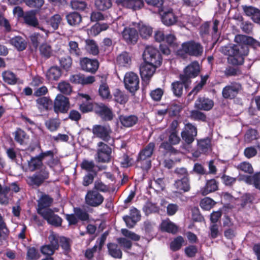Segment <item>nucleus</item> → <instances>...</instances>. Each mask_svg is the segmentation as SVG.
I'll list each match as a JSON object with an SVG mask.
<instances>
[{
	"mask_svg": "<svg viewBox=\"0 0 260 260\" xmlns=\"http://www.w3.org/2000/svg\"><path fill=\"white\" fill-rule=\"evenodd\" d=\"M144 5L143 0H127L123 7L133 10H137L142 8Z\"/></svg>",
	"mask_w": 260,
	"mask_h": 260,
	"instance_id": "37998d69",
	"label": "nucleus"
},
{
	"mask_svg": "<svg viewBox=\"0 0 260 260\" xmlns=\"http://www.w3.org/2000/svg\"><path fill=\"white\" fill-rule=\"evenodd\" d=\"M13 135L15 141L20 145H26L29 139L26 133L20 127L17 128Z\"/></svg>",
	"mask_w": 260,
	"mask_h": 260,
	"instance_id": "cd10ccee",
	"label": "nucleus"
},
{
	"mask_svg": "<svg viewBox=\"0 0 260 260\" xmlns=\"http://www.w3.org/2000/svg\"><path fill=\"white\" fill-rule=\"evenodd\" d=\"M37 106L41 111H48L51 109L53 102L49 97L42 96L36 100Z\"/></svg>",
	"mask_w": 260,
	"mask_h": 260,
	"instance_id": "7c9ffc66",
	"label": "nucleus"
},
{
	"mask_svg": "<svg viewBox=\"0 0 260 260\" xmlns=\"http://www.w3.org/2000/svg\"><path fill=\"white\" fill-rule=\"evenodd\" d=\"M80 64L82 70L92 74L95 73L99 67V62L98 59H90L87 57L81 59Z\"/></svg>",
	"mask_w": 260,
	"mask_h": 260,
	"instance_id": "a211bd4d",
	"label": "nucleus"
},
{
	"mask_svg": "<svg viewBox=\"0 0 260 260\" xmlns=\"http://www.w3.org/2000/svg\"><path fill=\"white\" fill-rule=\"evenodd\" d=\"M210 25L209 22H205L199 28V35L203 40L207 39L208 37L210 36Z\"/></svg>",
	"mask_w": 260,
	"mask_h": 260,
	"instance_id": "8fccbe9b",
	"label": "nucleus"
},
{
	"mask_svg": "<svg viewBox=\"0 0 260 260\" xmlns=\"http://www.w3.org/2000/svg\"><path fill=\"white\" fill-rule=\"evenodd\" d=\"M95 113L105 121H111L114 116L112 108L103 103H95Z\"/></svg>",
	"mask_w": 260,
	"mask_h": 260,
	"instance_id": "4468645a",
	"label": "nucleus"
},
{
	"mask_svg": "<svg viewBox=\"0 0 260 260\" xmlns=\"http://www.w3.org/2000/svg\"><path fill=\"white\" fill-rule=\"evenodd\" d=\"M219 182L215 179L206 181L205 185L202 188L201 192L203 196H206L210 193L216 191L218 189Z\"/></svg>",
	"mask_w": 260,
	"mask_h": 260,
	"instance_id": "bb28decb",
	"label": "nucleus"
},
{
	"mask_svg": "<svg viewBox=\"0 0 260 260\" xmlns=\"http://www.w3.org/2000/svg\"><path fill=\"white\" fill-rule=\"evenodd\" d=\"M165 41L168 44V46L173 49H176L178 46V44L177 42V38L173 34H168L166 35Z\"/></svg>",
	"mask_w": 260,
	"mask_h": 260,
	"instance_id": "774afa93",
	"label": "nucleus"
},
{
	"mask_svg": "<svg viewBox=\"0 0 260 260\" xmlns=\"http://www.w3.org/2000/svg\"><path fill=\"white\" fill-rule=\"evenodd\" d=\"M197 147L203 154H208L212 150L211 139L206 137L197 140Z\"/></svg>",
	"mask_w": 260,
	"mask_h": 260,
	"instance_id": "a878e982",
	"label": "nucleus"
},
{
	"mask_svg": "<svg viewBox=\"0 0 260 260\" xmlns=\"http://www.w3.org/2000/svg\"><path fill=\"white\" fill-rule=\"evenodd\" d=\"M139 31L142 38L147 39L152 35V28L149 26L142 25L140 26Z\"/></svg>",
	"mask_w": 260,
	"mask_h": 260,
	"instance_id": "680f3d73",
	"label": "nucleus"
},
{
	"mask_svg": "<svg viewBox=\"0 0 260 260\" xmlns=\"http://www.w3.org/2000/svg\"><path fill=\"white\" fill-rule=\"evenodd\" d=\"M60 67L66 71H68L72 65V59L69 55H66L63 57H57Z\"/></svg>",
	"mask_w": 260,
	"mask_h": 260,
	"instance_id": "79ce46f5",
	"label": "nucleus"
},
{
	"mask_svg": "<svg viewBox=\"0 0 260 260\" xmlns=\"http://www.w3.org/2000/svg\"><path fill=\"white\" fill-rule=\"evenodd\" d=\"M114 98L115 102L120 104H125L128 100V96L118 89L115 91Z\"/></svg>",
	"mask_w": 260,
	"mask_h": 260,
	"instance_id": "864d4df0",
	"label": "nucleus"
},
{
	"mask_svg": "<svg viewBox=\"0 0 260 260\" xmlns=\"http://www.w3.org/2000/svg\"><path fill=\"white\" fill-rule=\"evenodd\" d=\"M158 13L161 16L162 23L166 26H172L177 21L178 17L175 14L172 8L159 9Z\"/></svg>",
	"mask_w": 260,
	"mask_h": 260,
	"instance_id": "2eb2a0df",
	"label": "nucleus"
},
{
	"mask_svg": "<svg viewBox=\"0 0 260 260\" xmlns=\"http://www.w3.org/2000/svg\"><path fill=\"white\" fill-rule=\"evenodd\" d=\"M108 253L114 258L120 259L122 257V252L119 246L113 242L108 243L107 245Z\"/></svg>",
	"mask_w": 260,
	"mask_h": 260,
	"instance_id": "c85d7f7f",
	"label": "nucleus"
},
{
	"mask_svg": "<svg viewBox=\"0 0 260 260\" xmlns=\"http://www.w3.org/2000/svg\"><path fill=\"white\" fill-rule=\"evenodd\" d=\"M184 240L181 236H178L175 238L174 240L170 243V247L173 251H177L181 249Z\"/></svg>",
	"mask_w": 260,
	"mask_h": 260,
	"instance_id": "3c124183",
	"label": "nucleus"
},
{
	"mask_svg": "<svg viewBox=\"0 0 260 260\" xmlns=\"http://www.w3.org/2000/svg\"><path fill=\"white\" fill-rule=\"evenodd\" d=\"M86 49L89 53L93 55H97L99 53V47L93 40L86 41Z\"/></svg>",
	"mask_w": 260,
	"mask_h": 260,
	"instance_id": "49530a36",
	"label": "nucleus"
},
{
	"mask_svg": "<svg viewBox=\"0 0 260 260\" xmlns=\"http://www.w3.org/2000/svg\"><path fill=\"white\" fill-rule=\"evenodd\" d=\"M68 51L71 55L79 57L82 55V51L79 47L78 42L70 41L68 43Z\"/></svg>",
	"mask_w": 260,
	"mask_h": 260,
	"instance_id": "e433bc0d",
	"label": "nucleus"
},
{
	"mask_svg": "<svg viewBox=\"0 0 260 260\" xmlns=\"http://www.w3.org/2000/svg\"><path fill=\"white\" fill-rule=\"evenodd\" d=\"M221 181L223 184L230 187H233L237 181L236 177H232L225 174H223L221 177Z\"/></svg>",
	"mask_w": 260,
	"mask_h": 260,
	"instance_id": "338daca9",
	"label": "nucleus"
},
{
	"mask_svg": "<svg viewBox=\"0 0 260 260\" xmlns=\"http://www.w3.org/2000/svg\"><path fill=\"white\" fill-rule=\"evenodd\" d=\"M131 57L128 53L123 52L117 57V63L122 66L127 67L131 63Z\"/></svg>",
	"mask_w": 260,
	"mask_h": 260,
	"instance_id": "c03bdc74",
	"label": "nucleus"
},
{
	"mask_svg": "<svg viewBox=\"0 0 260 260\" xmlns=\"http://www.w3.org/2000/svg\"><path fill=\"white\" fill-rule=\"evenodd\" d=\"M10 43L14 46L19 51L24 50L27 47L26 41L19 36L11 38L10 40Z\"/></svg>",
	"mask_w": 260,
	"mask_h": 260,
	"instance_id": "473e14b6",
	"label": "nucleus"
},
{
	"mask_svg": "<svg viewBox=\"0 0 260 260\" xmlns=\"http://www.w3.org/2000/svg\"><path fill=\"white\" fill-rule=\"evenodd\" d=\"M190 118L196 121L205 122L206 121L207 116L205 113L199 110H193L190 113Z\"/></svg>",
	"mask_w": 260,
	"mask_h": 260,
	"instance_id": "4d7b16f0",
	"label": "nucleus"
},
{
	"mask_svg": "<svg viewBox=\"0 0 260 260\" xmlns=\"http://www.w3.org/2000/svg\"><path fill=\"white\" fill-rule=\"evenodd\" d=\"M59 90L63 94H70L72 92V87L70 83L66 81H62L58 85Z\"/></svg>",
	"mask_w": 260,
	"mask_h": 260,
	"instance_id": "69168bd1",
	"label": "nucleus"
},
{
	"mask_svg": "<svg viewBox=\"0 0 260 260\" xmlns=\"http://www.w3.org/2000/svg\"><path fill=\"white\" fill-rule=\"evenodd\" d=\"M122 35L123 40L128 44H136L138 39V32L134 28H124L122 32Z\"/></svg>",
	"mask_w": 260,
	"mask_h": 260,
	"instance_id": "b1692460",
	"label": "nucleus"
},
{
	"mask_svg": "<svg viewBox=\"0 0 260 260\" xmlns=\"http://www.w3.org/2000/svg\"><path fill=\"white\" fill-rule=\"evenodd\" d=\"M99 95L102 99H108L111 98L110 89L107 83L103 82L99 88Z\"/></svg>",
	"mask_w": 260,
	"mask_h": 260,
	"instance_id": "603ef678",
	"label": "nucleus"
},
{
	"mask_svg": "<svg viewBox=\"0 0 260 260\" xmlns=\"http://www.w3.org/2000/svg\"><path fill=\"white\" fill-rule=\"evenodd\" d=\"M24 22L28 25L36 27L39 25L37 18L32 11L26 12L23 16Z\"/></svg>",
	"mask_w": 260,
	"mask_h": 260,
	"instance_id": "a19ab883",
	"label": "nucleus"
},
{
	"mask_svg": "<svg viewBox=\"0 0 260 260\" xmlns=\"http://www.w3.org/2000/svg\"><path fill=\"white\" fill-rule=\"evenodd\" d=\"M197 134L198 129L194 125L191 123L185 124L181 133L183 141L182 148L190 152L192 149L191 144L194 141Z\"/></svg>",
	"mask_w": 260,
	"mask_h": 260,
	"instance_id": "20e7f679",
	"label": "nucleus"
},
{
	"mask_svg": "<svg viewBox=\"0 0 260 260\" xmlns=\"http://www.w3.org/2000/svg\"><path fill=\"white\" fill-rule=\"evenodd\" d=\"M181 142L178 132L168 133V140L164 141L159 145V149H163L166 154H176L178 151L173 146L177 145Z\"/></svg>",
	"mask_w": 260,
	"mask_h": 260,
	"instance_id": "39448f33",
	"label": "nucleus"
},
{
	"mask_svg": "<svg viewBox=\"0 0 260 260\" xmlns=\"http://www.w3.org/2000/svg\"><path fill=\"white\" fill-rule=\"evenodd\" d=\"M182 109L181 105L174 103L169 105L168 111L171 116H176L180 113Z\"/></svg>",
	"mask_w": 260,
	"mask_h": 260,
	"instance_id": "e2e57ef3",
	"label": "nucleus"
},
{
	"mask_svg": "<svg viewBox=\"0 0 260 260\" xmlns=\"http://www.w3.org/2000/svg\"><path fill=\"white\" fill-rule=\"evenodd\" d=\"M61 71L59 67L54 66L51 67L47 71L46 77L47 79L50 81H57L61 76Z\"/></svg>",
	"mask_w": 260,
	"mask_h": 260,
	"instance_id": "c756f323",
	"label": "nucleus"
},
{
	"mask_svg": "<svg viewBox=\"0 0 260 260\" xmlns=\"http://www.w3.org/2000/svg\"><path fill=\"white\" fill-rule=\"evenodd\" d=\"M40 55L45 59L49 58L52 54V50L50 45L46 43L42 44L39 47Z\"/></svg>",
	"mask_w": 260,
	"mask_h": 260,
	"instance_id": "a18cd8bd",
	"label": "nucleus"
},
{
	"mask_svg": "<svg viewBox=\"0 0 260 260\" xmlns=\"http://www.w3.org/2000/svg\"><path fill=\"white\" fill-rule=\"evenodd\" d=\"M158 67L154 64L144 61V62L141 64L139 68L140 75L143 81L147 84H149L150 80L155 73L156 68Z\"/></svg>",
	"mask_w": 260,
	"mask_h": 260,
	"instance_id": "ddd939ff",
	"label": "nucleus"
},
{
	"mask_svg": "<svg viewBox=\"0 0 260 260\" xmlns=\"http://www.w3.org/2000/svg\"><path fill=\"white\" fill-rule=\"evenodd\" d=\"M142 57L144 61L160 67L162 62V57L160 51L151 46L146 47Z\"/></svg>",
	"mask_w": 260,
	"mask_h": 260,
	"instance_id": "0eeeda50",
	"label": "nucleus"
},
{
	"mask_svg": "<svg viewBox=\"0 0 260 260\" xmlns=\"http://www.w3.org/2000/svg\"><path fill=\"white\" fill-rule=\"evenodd\" d=\"M40 257V254L37 248L35 247L27 248L26 260H38Z\"/></svg>",
	"mask_w": 260,
	"mask_h": 260,
	"instance_id": "6e6d98bb",
	"label": "nucleus"
},
{
	"mask_svg": "<svg viewBox=\"0 0 260 260\" xmlns=\"http://www.w3.org/2000/svg\"><path fill=\"white\" fill-rule=\"evenodd\" d=\"M235 41L237 43V44L225 46L221 49L222 53L228 56V62L234 66H239L244 64L245 58L249 53V45L257 44L260 46V42L245 35L236 36Z\"/></svg>",
	"mask_w": 260,
	"mask_h": 260,
	"instance_id": "f257e3e1",
	"label": "nucleus"
},
{
	"mask_svg": "<svg viewBox=\"0 0 260 260\" xmlns=\"http://www.w3.org/2000/svg\"><path fill=\"white\" fill-rule=\"evenodd\" d=\"M155 148L154 142H151L144 146L139 152L136 163L137 167L144 171H148L151 167V157Z\"/></svg>",
	"mask_w": 260,
	"mask_h": 260,
	"instance_id": "7ed1b4c3",
	"label": "nucleus"
},
{
	"mask_svg": "<svg viewBox=\"0 0 260 260\" xmlns=\"http://www.w3.org/2000/svg\"><path fill=\"white\" fill-rule=\"evenodd\" d=\"M161 230L169 233L175 234L178 231V227L173 222L163 221L160 224Z\"/></svg>",
	"mask_w": 260,
	"mask_h": 260,
	"instance_id": "4c0bfd02",
	"label": "nucleus"
},
{
	"mask_svg": "<svg viewBox=\"0 0 260 260\" xmlns=\"http://www.w3.org/2000/svg\"><path fill=\"white\" fill-rule=\"evenodd\" d=\"M4 81L10 85H14L17 82L16 76L11 71H5L2 74Z\"/></svg>",
	"mask_w": 260,
	"mask_h": 260,
	"instance_id": "09e8293b",
	"label": "nucleus"
},
{
	"mask_svg": "<svg viewBox=\"0 0 260 260\" xmlns=\"http://www.w3.org/2000/svg\"><path fill=\"white\" fill-rule=\"evenodd\" d=\"M70 106L69 99L62 94H58L54 101L53 110L56 114H64L68 112Z\"/></svg>",
	"mask_w": 260,
	"mask_h": 260,
	"instance_id": "f8f14e48",
	"label": "nucleus"
},
{
	"mask_svg": "<svg viewBox=\"0 0 260 260\" xmlns=\"http://www.w3.org/2000/svg\"><path fill=\"white\" fill-rule=\"evenodd\" d=\"M67 22L71 26L79 25L82 21V16L77 12H73L66 15Z\"/></svg>",
	"mask_w": 260,
	"mask_h": 260,
	"instance_id": "72a5a7b5",
	"label": "nucleus"
},
{
	"mask_svg": "<svg viewBox=\"0 0 260 260\" xmlns=\"http://www.w3.org/2000/svg\"><path fill=\"white\" fill-rule=\"evenodd\" d=\"M242 90V86L240 83L233 81L223 88L221 92L222 96L226 100H233Z\"/></svg>",
	"mask_w": 260,
	"mask_h": 260,
	"instance_id": "1a4fd4ad",
	"label": "nucleus"
},
{
	"mask_svg": "<svg viewBox=\"0 0 260 260\" xmlns=\"http://www.w3.org/2000/svg\"><path fill=\"white\" fill-rule=\"evenodd\" d=\"M42 37L43 35L39 32H34L30 35V43L35 49L38 48Z\"/></svg>",
	"mask_w": 260,
	"mask_h": 260,
	"instance_id": "052dcab7",
	"label": "nucleus"
},
{
	"mask_svg": "<svg viewBox=\"0 0 260 260\" xmlns=\"http://www.w3.org/2000/svg\"><path fill=\"white\" fill-rule=\"evenodd\" d=\"M213 106V101L204 96L198 97L194 105V107L196 109L204 111H209Z\"/></svg>",
	"mask_w": 260,
	"mask_h": 260,
	"instance_id": "5701e85b",
	"label": "nucleus"
},
{
	"mask_svg": "<svg viewBox=\"0 0 260 260\" xmlns=\"http://www.w3.org/2000/svg\"><path fill=\"white\" fill-rule=\"evenodd\" d=\"M140 80L137 74L134 72L126 73L124 77L125 88L132 94L139 89Z\"/></svg>",
	"mask_w": 260,
	"mask_h": 260,
	"instance_id": "9b49d317",
	"label": "nucleus"
},
{
	"mask_svg": "<svg viewBox=\"0 0 260 260\" xmlns=\"http://www.w3.org/2000/svg\"><path fill=\"white\" fill-rule=\"evenodd\" d=\"M70 5L73 10L80 12H85L88 9V4L84 1L72 0Z\"/></svg>",
	"mask_w": 260,
	"mask_h": 260,
	"instance_id": "58836bf2",
	"label": "nucleus"
},
{
	"mask_svg": "<svg viewBox=\"0 0 260 260\" xmlns=\"http://www.w3.org/2000/svg\"><path fill=\"white\" fill-rule=\"evenodd\" d=\"M10 231L8 228L3 217L0 213V242L3 244V242H7Z\"/></svg>",
	"mask_w": 260,
	"mask_h": 260,
	"instance_id": "2f4dec72",
	"label": "nucleus"
},
{
	"mask_svg": "<svg viewBox=\"0 0 260 260\" xmlns=\"http://www.w3.org/2000/svg\"><path fill=\"white\" fill-rule=\"evenodd\" d=\"M209 78V75H205L204 76L201 75V81L198 83L193 89L189 92L188 95L190 96L192 94L195 95L197 94L206 84L207 81Z\"/></svg>",
	"mask_w": 260,
	"mask_h": 260,
	"instance_id": "f704fd0d",
	"label": "nucleus"
},
{
	"mask_svg": "<svg viewBox=\"0 0 260 260\" xmlns=\"http://www.w3.org/2000/svg\"><path fill=\"white\" fill-rule=\"evenodd\" d=\"M143 211L146 215H148L151 213H158L159 208L156 204L148 202L143 206Z\"/></svg>",
	"mask_w": 260,
	"mask_h": 260,
	"instance_id": "de8ad7c7",
	"label": "nucleus"
},
{
	"mask_svg": "<svg viewBox=\"0 0 260 260\" xmlns=\"http://www.w3.org/2000/svg\"><path fill=\"white\" fill-rule=\"evenodd\" d=\"M215 202L212 199L206 197L200 202L201 207L205 210H209L214 206Z\"/></svg>",
	"mask_w": 260,
	"mask_h": 260,
	"instance_id": "bf43d9fd",
	"label": "nucleus"
},
{
	"mask_svg": "<svg viewBox=\"0 0 260 260\" xmlns=\"http://www.w3.org/2000/svg\"><path fill=\"white\" fill-rule=\"evenodd\" d=\"M95 103L92 102H84L80 104L79 109L82 113H87L94 111L95 113Z\"/></svg>",
	"mask_w": 260,
	"mask_h": 260,
	"instance_id": "5fc2aeb1",
	"label": "nucleus"
},
{
	"mask_svg": "<svg viewBox=\"0 0 260 260\" xmlns=\"http://www.w3.org/2000/svg\"><path fill=\"white\" fill-rule=\"evenodd\" d=\"M53 202V199L48 194H42L38 201V208L37 211L40 215L44 213L47 209H50L49 207Z\"/></svg>",
	"mask_w": 260,
	"mask_h": 260,
	"instance_id": "4be33fe9",
	"label": "nucleus"
},
{
	"mask_svg": "<svg viewBox=\"0 0 260 260\" xmlns=\"http://www.w3.org/2000/svg\"><path fill=\"white\" fill-rule=\"evenodd\" d=\"M73 211L74 213L65 214V218L69 226L77 224L79 221H89L90 215L85 209L80 207H74Z\"/></svg>",
	"mask_w": 260,
	"mask_h": 260,
	"instance_id": "423d86ee",
	"label": "nucleus"
},
{
	"mask_svg": "<svg viewBox=\"0 0 260 260\" xmlns=\"http://www.w3.org/2000/svg\"><path fill=\"white\" fill-rule=\"evenodd\" d=\"M118 119L122 126L125 127H131L136 125L138 122L137 116L121 114L118 116Z\"/></svg>",
	"mask_w": 260,
	"mask_h": 260,
	"instance_id": "393cba45",
	"label": "nucleus"
},
{
	"mask_svg": "<svg viewBox=\"0 0 260 260\" xmlns=\"http://www.w3.org/2000/svg\"><path fill=\"white\" fill-rule=\"evenodd\" d=\"M201 72V67L197 60L191 62L184 69L183 73L180 74L181 79L185 82H189L190 84L191 79L198 77Z\"/></svg>",
	"mask_w": 260,
	"mask_h": 260,
	"instance_id": "6e6552de",
	"label": "nucleus"
},
{
	"mask_svg": "<svg viewBox=\"0 0 260 260\" xmlns=\"http://www.w3.org/2000/svg\"><path fill=\"white\" fill-rule=\"evenodd\" d=\"M48 152H41L38 155L31 157L30 160L28 161V167L30 171L33 172L40 170L43 166V160L46 155H50Z\"/></svg>",
	"mask_w": 260,
	"mask_h": 260,
	"instance_id": "aec40b11",
	"label": "nucleus"
},
{
	"mask_svg": "<svg viewBox=\"0 0 260 260\" xmlns=\"http://www.w3.org/2000/svg\"><path fill=\"white\" fill-rule=\"evenodd\" d=\"M179 81H175L171 84V90L174 96L177 98H181L183 95V88L188 89L190 84L189 82H185L179 75Z\"/></svg>",
	"mask_w": 260,
	"mask_h": 260,
	"instance_id": "412c9836",
	"label": "nucleus"
},
{
	"mask_svg": "<svg viewBox=\"0 0 260 260\" xmlns=\"http://www.w3.org/2000/svg\"><path fill=\"white\" fill-rule=\"evenodd\" d=\"M203 52L204 47L201 43L192 40L183 42L181 47L177 50L176 55L182 59H185L187 56L201 57Z\"/></svg>",
	"mask_w": 260,
	"mask_h": 260,
	"instance_id": "f03ea898",
	"label": "nucleus"
},
{
	"mask_svg": "<svg viewBox=\"0 0 260 260\" xmlns=\"http://www.w3.org/2000/svg\"><path fill=\"white\" fill-rule=\"evenodd\" d=\"M40 215L44 219L46 220L49 224L55 227L60 226L62 224V219L59 215L55 214L51 209H47L44 213Z\"/></svg>",
	"mask_w": 260,
	"mask_h": 260,
	"instance_id": "6ab92c4d",
	"label": "nucleus"
},
{
	"mask_svg": "<svg viewBox=\"0 0 260 260\" xmlns=\"http://www.w3.org/2000/svg\"><path fill=\"white\" fill-rule=\"evenodd\" d=\"M92 132L95 137L104 141L108 142L111 139V129L109 125H94L92 128Z\"/></svg>",
	"mask_w": 260,
	"mask_h": 260,
	"instance_id": "f3484780",
	"label": "nucleus"
},
{
	"mask_svg": "<svg viewBox=\"0 0 260 260\" xmlns=\"http://www.w3.org/2000/svg\"><path fill=\"white\" fill-rule=\"evenodd\" d=\"M104 198L99 191L94 189L89 190L87 192L85 197V203L89 206L96 207L101 205Z\"/></svg>",
	"mask_w": 260,
	"mask_h": 260,
	"instance_id": "dca6fc26",
	"label": "nucleus"
},
{
	"mask_svg": "<svg viewBox=\"0 0 260 260\" xmlns=\"http://www.w3.org/2000/svg\"><path fill=\"white\" fill-rule=\"evenodd\" d=\"M175 186L179 190L187 192L190 190L189 178L178 179L175 182Z\"/></svg>",
	"mask_w": 260,
	"mask_h": 260,
	"instance_id": "ea45409f",
	"label": "nucleus"
},
{
	"mask_svg": "<svg viewBox=\"0 0 260 260\" xmlns=\"http://www.w3.org/2000/svg\"><path fill=\"white\" fill-rule=\"evenodd\" d=\"M96 154L97 160L99 162L108 163L111 160L112 149L107 144L99 142Z\"/></svg>",
	"mask_w": 260,
	"mask_h": 260,
	"instance_id": "9d476101",
	"label": "nucleus"
},
{
	"mask_svg": "<svg viewBox=\"0 0 260 260\" xmlns=\"http://www.w3.org/2000/svg\"><path fill=\"white\" fill-rule=\"evenodd\" d=\"M62 18L59 14H55L47 21V23L48 25H50L53 30H56L58 28L59 24Z\"/></svg>",
	"mask_w": 260,
	"mask_h": 260,
	"instance_id": "13d9d810",
	"label": "nucleus"
},
{
	"mask_svg": "<svg viewBox=\"0 0 260 260\" xmlns=\"http://www.w3.org/2000/svg\"><path fill=\"white\" fill-rule=\"evenodd\" d=\"M82 169L86 170L88 173H93L96 172L94 170L95 164L93 160L88 161L86 159H84L80 165Z\"/></svg>",
	"mask_w": 260,
	"mask_h": 260,
	"instance_id": "0e129e2a",
	"label": "nucleus"
},
{
	"mask_svg": "<svg viewBox=\"0 0 260 260\" xmlns=\"http://www.w3.org/2000/svg\"><path fill=\"white\" fill-rule=\"evenodd\" d=\"M95 8L99 11H106L112 6V0H95Z\"/></svg>",
	"mask_w": 260,
	"mask_h": 260,
	"instance_id": "c9c22d12",
	"label": "nucleus"
}]
</instances>
